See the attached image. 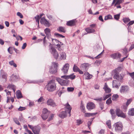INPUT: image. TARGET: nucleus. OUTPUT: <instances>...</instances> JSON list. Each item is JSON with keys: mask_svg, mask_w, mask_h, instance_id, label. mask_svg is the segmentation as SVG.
<instances>
[{"mask_svg": "<svg viewBox=\"0 0 134 134\" xmlns=\"http://www.w3.org/2000/svg\"><path fill=\"white\" fill-rule=\"evenodd\" d=\"M47 87V89L48 91L53 92L56 89V84L54 80H52L48 83Z\"/></svg>", "mask_w": 134, "mask_h": 134, "instance_id": "f257e3e1", "label": "nucleus"}, {"mask_svg": "<svg viewBox=\"0 0 134 134\" xmlns=\"http://www.w3.org/2000/svg\"><path fill=\"white\" fill-rule=\"evenodd\" d=\"M49 50L51 53L53 55L54 57L56 59H57L59 56L58 53L55 48L51 43H50L49 46Z\"/></svg>", "mask_w": 134, "mask_h": 134, "instance_id": "f03ea898", "label": "nucleus"}, {"mask_svg": "<svg viewBox=\"0 0 134 134\" xmlns=\"http://www.w3.org/2000/svg\"><path fill=\"white\" fill-rule=\"evenodd\" d=\"M113 128L116 132H120L123 129V125L122 123L118 122L115 123L113 126Z\"/></svg>", "mask_w": 134, "mask_h": 134, "instance_id": "7ed1b4c3", "label": "nucleus"}, {"mask_svg": "<svg viewBox=\"0 0 134 134\" xmlns=\"http://www.w3.org/2000/svg\"><path fill=\"white\" fill-rule=\"evenodd\" d=\"M50 114V112L46 108H44L43 110L42 114L41 117L43 120H45L47 119Z\"/></svg>", "mask_w": 134, "mask_h": 134, "instance_id": "20e7f679", "label": "nucleus"}, {"mask_svg": "<svg viewBox=\"0 0 134 134\" xmlns=\"http://www.w3.org/2000/svg\"><path fill=\"white\" fill-rule=\"evenodd\" d=\"M129 90V87L126 85L122 86L120 89V92L121 93H126Z\"/></svg>", "mask_w": 134, "mask_h": 134, "instance_id": "39448f33", "label": "nucleus"}, {"mask_svg": "<svg viewBox=\"0 0 134 134\" xmlns=\"http://www.w3.org/2000/svg\"><path fill=\"white\" fill-rule=\"evenodd\" d=\"M116 115L118 117H120L123 118H125L126 115L122 111L119 109L117 108L116 110Z\"/></svg>", "mask_w": 134, "mask_h": 134, "instance_id": "423d86ee", "label": "nucleus"}, {"mask_svg": "<svg viewBox=\"0 0 134 134\" xmlns=\"http://www.w3.org/2000/svg\"><path fill=\"white\" fill-rule=\"evenodd\" d=\"M58 65L56 63H54L53 67H51L50 69L49 72L51 74L55 73L57 72V67Z\"/></svg>", "mask_w": 134, "mask_h": 134, "instance_id": "0eeeda50", "label": "nucleus"}, {"mask_svg": "<svg viewBox=\"0 0 134 134\" xmlns=\"http://www.w3.org/2000/svg\"><path fill=\"white\" fill-rule=\"evenodd\" d=\"M112 74L114 75L113 78L120 81H121L122 79V77L120 74L118 73H112Z\"/></svg>", "mask_w": 134, "mask_h": 134, "instance_id": "6e6552de", "label": "nucleus"}, {"mask_svg": "<svg viewBox=\"0 0 134 134\" xmlns=\"http://www.w3.org/2000/svg\"><path fill=\"white\" fill-rule=\"evenodd\" d=\"M40 22L42 24L46 26L49 27L50 26L49 22L44 17L41 18Z\"/></svg>", "mask_w": 134, "mask_h": 134, "instance_id": "1a4fd4ad", "label": "nucleus"}, {"mask_svg": "<svg viewBox=\"0 0 134 134\" xmlns=\"http://www.w3.org/2000/svg\"><path fill=\"white\" fill-rule=\"evenodd\" d=\"M90 65V64L88 63H83L81 64L80 66V68L81 69L84 70V71H87Z\"/></svg>", "mask_w": 134, "mask_h": 134, "instance_id": "9d476101", "label": "nucleus"}, {"mask_svg": "<svg viewBox=\"0 0 134 134\" xmlns=\"http://www.w3.org/2000/svg\"><path fill=\"white\" fill-rule=\"evenodd\" d=\"M56 80L62 86L65 85L67 83V81L66 80H64L59 78H57Z\"/></svg>", "mask_w": 134, "mask_h": 134, "instance_id": "9b49d317", "label": "nucleus"}, {"mask_svg": "<svg viewBox=\"0 0 134 134\" xmlns=\"http://www.w3.org/2000/svg\"><path fill=\"white\" fill-rule=\"evenodd\" d=\"M95 108V105L93 102H89L87 105V108L89 110L94 109Z\"/></svg>", "mask_w": 134, "mask_h": 134, "instance_id": "f8f14e48", "label": "nucleus"}, {"mask_svg": "<svg viewBox=\"0 0 134 134\" xmlns=\"http://www.w3.org/2000/svg\"><path fill=\"white\" fill-rule=\"evenodd\" d=\"M47 104L48 105H50L53 107H55L57 106L55 103L52 99H49L47 100Z\"/></svg>", "mask_w": 134, "mask_h": 134, "instance_id": "ddd939ff", "label": "nucleus"}, {"mask_svg": "<svg viewBox=\"0 0 134 134\" xmlns=\"http://www.w3.org/2000/svg\"><path fill=\"white\" fill-rule=\"evenodd\" d=\"M41 127L38 126H34L32 132L34 134H39L40 132Z\"/></svg>", "mask_w": 134, "mask_h": 134, "instance_id": "4468645a", "label": "nucleus"}, {"mask_svg": "<svg viewBox=\"0 0 134 134\" xmlns=\"http://www.w3.org/2000/svg\"><path fill=\"white\" fill-rule=\"evenodd\" d=\"M119 81L117 80H113V87L118 88L119 86L120 85Z\"/></svg>", "mask_w": 134, "mask_h": 134, "instance_id": "2eb2a0df", "label": "nucleus"}, {"mask_svg": "<svg viewBox=\"0 0 134 134\" xmlns=\"http://www.w3.org/2000/svg\"><path fill=\"white\" fill-rule=\"evenodd\" d=\"M69 64L68 63L65 64L62 70L64 74H66L67 72L69 69Z\"/></svg>", "mask_w": 134, "mask_h": 134, "instance_id": "dca6fc26", "label": "nucleus"}, {"mask_svg": "<svg viewBox=\"0 0 134 134\" xmlns=\"http://www.w3.org/2000/svg\"><path fill=\"white\" fill-rule=\"evenodd\" d=\"M111 57L113 59H118V58H120L121 55L120 53H115L111 55Z\"/></svg>", "mask_w": 134, "mask_h": 134, "instance_id": "f3484780", "label": "nucleus"}, {"mask_svg": "<svg viewBox=\"0 0 134 134\" xmlns=\"http://www.w3.org/2000/svg\"><path fill=\"white\" fill-rule=\"evenodd\" d=\"M66 25L70 26H72L75 25L76 24L75 20L73 19L67 21Z\"/></svg>", "mask_w": 134, "mask_h": 134, "instance_id": "a211bd4d", "label": "nucleus"}, {"mask_svg": "<svg viewBox=\"0 0 134 134\" xmlns=\"http://www.w3.org/2000/svg\"><path fill=\"white\" fill-rule=\"evenodd\" d=\"M103 89L107 93H109L111 92V89L108 87L107 84L106 83H105Z\"/></svg>", "mask_w": 134, "mask_h": 134, "instance_id": "6ab92c4d", "label": "nucleus"}, {"mask_svg": "<svg viewBox=\"0 0 134 134\" xmlns=\"http://www.w3.org/2000/svg\"><path fill=\"white\" fill-rule=\"evenodd\" d=\"M64 106L66 107L67 109L68 110V112L69 114V116H71V111L72 109L71 107L68 103L65 104Z\"/></svg>", "mask_w": 134, "mask_h": 134, "instance_id": "aec40b11", "label": "nucleus"}, {"mask_svg": "<svg viewBox=\"0 0 134 134\" xmlns=\"http://www.w3.org/2000/svg\"><path fill=\"white\" fill-rule=\"evenodd\" d=\"M57 31L60 32L65 33L66 31V30L65 27L59 26L57 29Z\"/></svg>", "mask_w": 134, "mask_h": 134, "instance_id": "412c9836", "label": "nucleus"}, {"mask_svg": "<svg viewBox=\"0 0 134 134\" xmlns=\"http://www.w3.org/2000/svg\"><path fill=\"white\" fill-rule=\"evenodd\" d=\"M1 75H2V78L4 79L5 81L6 80L7 77V74L5 73L4 72L3 70H1Z\"/></svg>", "mask_w": 134, "mask_h": 134, "instance_id": "4be33fe9", "label": "nucleus"}, {"mask_svg": "<svg viewBox=\"0 0 134 134\" xmlns=\"http://www.w3.org/2000/svg\"><path fill=\"white\" fill-rule=\"evenodd\" d=\"M85 30L87 32V33H93L95 31V30L91 28L90 27L86 28Z\"/></svg>", "mask_w": 134, "mask_h": 134, "instance_id": "5701e85b", "label": "nucleus"}, {"mask_svg": "<svg viewBox=\"0 0 134 134\" xmlns=\"http://www.w3.org/2000/svg\"><path fill=\"white\" fill-rule=\"evenodd\" d=\"M67 111H63L59 114V116L62 118H64L67 115Z\"/></svg>", "mask_w": 134, "mask_h": 134, "instance_id": "b1692460", "label": "nucleus"}, {"mask_svg": "<svg viewBox=\"0 0 134 134\" xmlns=\"http://www.w3.org/2000/svg\"><path fill=\"white\" fill-rule=\"evenodd\" d=\"M45 33L47 37H49L51 35V30L48 28H46L44 30Z\"/></svg>", "mask_w": 134, "mask_h": 134, "instance_id": "393cba45", "label": "nucleus"}, {"mask_svg": "<svg viewBox=\"0 0 134 134\" xmlns=\"http://www.w3.org/2000/svg\"><path fill=\"white\" fill-rule=\"evenodd\" d=\"M122 69V68L121 67H119L116 68L113 71L112 73L113 74L114 73H118L120 72L121 71Z\"/></svg>", "mask_w": 134, "mask_h": 134, "instance_id": "a878e982", "label": "nucleus"}, {"mask_svg": "<svg viewBox=\"0 0 134 134\" xmlns=\"http://www.w3.org/2000/svg\"><path fill=\"white\" fill-rule=\"evenodd\" d=\"M60 57L61 59H65L66 58V55L65 53L62 52H60Z\"/></svg>", "mask_w": 134, "mask_h": 134, "instance_id": "bb28decb", "label": "nucleus"}, {"mask_svg": "<svg viewBox=\"0 0 134 134\" xmlns=\"http://www.w3.org/2000/svg\"><path fill=\"white\" fill-rule=\"evenodd\" d=\"M97 114V113H85V117H89L90 116H93L96 115Z\"/></svg>", "mask_w": 134, "mask_h": 134, "instance_id": "cd10ccee", "label": "nucleus"}, {"mask_svg": "<svg viewBox=\"0 0 134 134\" xmlns=\"http://www.w3.org/2000/svg\"><path fill=\"white\" fill-rule=\"evenodd\" d=\"M110 113L111 115V117L113 119H114L116 117L115 112L113 109H111L110 110Z\"/></svg>", "mask_w": 134, "mask_h": 134, "instance_id": "c85d7f7f", "label": "nucleus"}, {"mask_svg": "<svg viewBox=\"0 0 134 134\" xmlns=\"http://www.w3.org/2000/svg\"><path fill=\"white\" fill-rule=\"evenodd\" d=\"M128 114L130 116H134V108H132L129 110Z\"/></svg>", "mask_w": 134, "mask_h": 134, "instance_id": "c756f323", "label": "nucleus"}, {"mask_svg": "<svg viewBox=\"0 0 134 134\" xmlns=\"http://www.w3.org/2000/svg\"><path fill=\"white\" fill-rule=\"evenodd\" d=\"M80 108L82 111L83 113H85V107L84 105L82 103V101H81Z\"/></svg>", "mask_w": 134, "mask_h": 134, "instance_id": "7c9ffc66", "label": "nucleus"}, {"mask_svg": "<svg viewBox=\"0 0 134 134\" xmlns=\"http://www.w3.org/2000/svg\"><path fill=\"white\" fill-rule=\"evenodd\" d=\"M119 98V96L117 94H114L112 98V99L113 101H116L117 99Z\"/></svg>", "mask_w": 134, "mask_h": 134, "instance_id": "2f4dec72", "label": "nucleus"}, {"mask_svg": "<svg viewBox=\"0 0 134 134\" xmlns=\"http://www.w3.org/2000/svg\"><path fill=\"white\" fill-rule=\"evenodd\" d=\"M10 100L12 102H13L14 101V98L12 97H9L8 96H7V103L9 102H10Z\"/></svg>", "mask_w": 134, "mask_h": 134, "instance_id": "473e14b6", "label": "nucleus"}, {"mask_svg": "<svg viewBox=\"0 0 134 134\" xmlns=\"http://www.w3.org/2000/svg\"><path fill=\"white\" fill-rule=\"evenodd\" d=\"M80 69L75 64L74 65V66L73 68V69L74 71L75 72H77Z\"/></svg>", "mask_w": 134, "mask_h": 134, "instance_id": "72a5a7b5", "label": "nucleus"}, {"mask_svg": "<svg viewBox=\"0 0 134 134\" xmlns=\"http://www.w3.org/2000/svg\"><path fill=\"white\" fill-rule=\"evenodd\" d=\"M84 75H87V78L86 79H90L92 77V75H91L88 72H85L84 73Z\"/></svg>", "mask_w": 134, "mask_h": 134, "instance_id": "f704fd0d", "label": "nucleus"}, {"mask_svg": "<svg viewBox=\"0 0 134 134\" xmlns=\"http://www.w3.org/2000/svg\"><path fill=\"white\" fill-rule=\"evenodd\" d=\"M17 94H16L17 98L18 99L21 98L22 97V96L21 92L20 91L18 92L17 91Z\"/></svg>", "mask_w": 134, "mask_h": 134, "instance_id": "c9c22d12", "label": "nucleus"}, {"mask_svg": "<svg viewBox=\"0 0 134 134\" xmlns=\"http://www.w3.org/2000/svg\"><path fill=\"white\" fill-rule=\"evenodd\" d=\"M12 80L15 81L16 80L19 79V77L13 74L12 75Z\"/></svg>", "mask_w": 134, "mask_h": 134, "instance_id": "e433bc0d", "label": "nucleus"}, {"mask_svg": "<svg viewBox=\"0 0 134 134\" xmlns=\"http://www.w3.org/2000/svg\"><path fill=\"white\" fill-rule=\"evenodd\" d=\"M106 124L109 129H111V122L110 120H109L107 121Z\"/></svg>", "mask_w": 134, "mask_h": 134, "instance_id": "4c0bfd02", "label": "nucleus"}, {"mask_svg": "<svg viewBox=\"0 0 134 134\" xmlns=\"http://www.w3.org/2000/svg\"><path fill=\"white\" fill-rule=\"evenodd\" d=\"M9 64L11 66H13L15 67H17V65L16 64H15L14 61L13 60H12L9 62Z\"/></svg>", "mask_w": 134, "mask_h": 134, "instance_id": "58836bf2", "label": "nucleus"}, {"mask_svg": "<svg viewBox=\"0 0 134 134\" xmlns=\"http://www.w3.org/2000/svg\"><path fill=\"white\" fill-rule=\"evenodd\" d=\"M69 79H70L71 80H73L76 77L75 75H74L73 74L69 75Z\"/></svg>", "mask_w": 134, "mask_h": 134, "instance_id": "ea45409f", "label": "nucleus"}, {"mask_svg": "<svg viewBox=\"0 0 134 134\" xmlns=\"http://www.w3.org/2000/svg\"><path fill=\"white\" fill-rule=\"evenodd\" d=\"M122 20L125 23H126L130 20V19L129 18H125L123 19Z\"/></svg>", "mask_w": 134, "mask_h": 134, "instance_id": "a19ab883", "label": "nucleus"}, {"mask_svg": "<svg viewBox=\"0 0 134 134\" xmlns=\"http://www.w3.org/2000/svg\"><path fill=\"white\" fill-rule=\"evenodd\" d=\"M36 20V21L37 22L38 24V25L39 22V20L40 19V17L38 15H37L36 16H35L34 18Z\"/></svg>", "mask_w": 134, "mask_h": 134, "instance_id": "79ce46f5", "label": "nucleus"}, {"mask_svg": "<svg viewBox=\"0 0 134 134\" xmlns=\"http://www.w3.org/2000/svg\"><path fill=\"white\" fill-rule=\"evenodd\" d=\"M94 119V118H93L91 119L92 120L91 121H88L87 123L88 127L89 129H90L91 127H90V126L92 124V121Z\"/></svg>", "mask_w": 134, "mask_h": 134, "instance_id": "37998d69", "label": "nucleus"}, {"mask_svg": "<svg viewBox=\"0 0 134 134\" xmlns=\"http://www.w3.org/2000/svg\"><path fill=\"white\" fill-rule=\"evenodd\" d=\"M132 101V99L131 98L127 100L126 103V105L127 106V107H128V105Z\"/></svg>", "mask_w": 134, "mask_h": 134, "instance_id": "c03bdc74", "label": "nucleus"}, {"mask_svg": "<svg viewBox=\"0 0 134 134\" xmlns=\"http://www.w3.org/2000/svg\"><path fill=\"white\" fill-rule=\"evenodd\" d=\"M124 1L123 0H117L116 3L115 4L114 6H115L116 5L120 4Z\"/></svg>", "mask_w": 134, "mask_h": 134, "instance_id": "a18cd8bd", "label": "nucleus"}, {"mask_svg": "<svg viewBox=\"0 0 134 134\" xmlns=\"http://www.w3.org/2000/svg\"><path fill=\"white\" fill-rule=\"evenodd\" d=\"M67 90L68 92H72L74 90V88L72 87H68L67 88Z\"/></svg>", "mask_w": 134, "mask_h": 134, "instance_id": "49530a36", "label": "nucleus"}, {"mask_svg": "<svg viewBox=\"0 0 134 134\" xmlns=\"http://www.w3.org/2000/svg\"><path fill=\"white\" fill-rule=\"evenodd\" d=\"M120 15V14H119L114 15V18L116 20H118L119 18Z\"/></svg>", "mask_w": 134, "mask_h": 134, "instance_id": "de8ad7c7", "label": "nucleus"}, {"mask_svg": "<svg viewBox=\"0 0 134 134\" xmlns=\"http://www.w3.org/2000/svg\"><path fill=\"white\" fill-rule=\"evenodd\" d=\"M55 35L56 36L59 37L64 38L65 37L64 36L58 33H55Z\"/></svg>", "mask_w": 134, "mask_h": 134, "instance_id": "09e8293b", "label": "nucleus"}, {"mask_svg": "<svg viewBox=\"0 0 134 134\" xmlns=\"http://www.w3.org/2000/svg\"><path fill=\"white\" fill-rule=\"evenodd\" d=\"M112 101L111 99V98H110L108 99L106 101V103L108 105L110 104L111 103Z\"/></svg>", "mask_w": 134, "mask_h": 134, "instance_id": "8fccbe9b", "label": "nucleus"}, {"mask_svg": "<svg viewBox=\"0 0 134 134\" xmlns=\"http://www.w3.org/2000/svg\"><path fill=\"white\" fill-rule=\"evenodd\" d=\"M13 120L14 122L16 123V124H18V125H20V124L19 121L18 120L17 118H15L13 119Z\"/></svg>", "mask_w": 134, "mask_h": 134, "instance_id": "3c124183", "label": "nucleus"}, {"mask_svg": "<svg viewBox=\"0 0 134 134\" xmlns=\"http://www.w3.org/2000/svg\"><path fill=\"white\" fill-rule=\"evenodd\" d=\"M56 45L57 46V48L59 51H61L63 50V48H60L61 46L60 45V44H57Z\"/></svg>", "mask_w": 134, "mask_h": 134, "instance_id": "603ef678", "label": "nucleus"}, {"mask_svg": "<svg viewBox=\"0 0 134 134\" xmlns=\"http://www.w3.org/2000/svg\"><path fill=\"white\" fill-rule=\"evenodd\" d=\"M15 87V86L14 85L10 84L7 87L8 88H11V89H13Z\"/></svg>", "mask_w": 134, "mask_h": 134, "instance_id": "864d4df0", "label": "nucleus"}, {"mask_svg": "<svg viewBox=\"0 0 134 134\" xmlns=\"http://www.w3.org/2000/svg\"><path fill=\"white\" fill-rule=\"evenodd\" d=\"M111 96V94L106 95L105 96L103 97V100H105L108 98H109Z\"/></svg>", "mask_w": 134, "mask_h": 134, "instance_id": "5fc2aeb1", "label": "nucleus"}, {"mask_svg": "<svg viewBox=\"0 0 134 134\" xmlns=\"http://www.w3.org/2000/svg\"><path fill=\"white\" fill-rule=\"evenodd\" d=\"M54 116V114H52L51 115V116L49 117L48 119L47 120V121H50L51 120H52L53 119Z\"/></svg>", "mask_w": 134, "mask_h": 134, "instance_id": "6e6d98bb", "label": "nucleus"}, {"mask_svg": "<svg viewBox=\"0 0 134 134\" xmlns=\"http://www.w3.org/2000/svg\"><path fill=\"white\" fill-rule=\"evenodd\" d=\"M25 107H20L18 108V110L19 111H22L25 110L26 109Z\"/></svg>", "mask_w": 134, "mask_h": 134, "instance_id": "4d7b16f0", "label": "nucleus"}, {"mask_svg": "<svg viewBox=\"0 0 134 134\" xmlns=\"http://www.w3.org/2000/svg\"><path fill=\"white\" fill-rule=\"evenodd\" d=\"M17 15L20 17L21 18H23V15L20 12H18L17 13Z\"/></svg>", "mask_w": 134, "mask_h": 134, "instance_id": "13d9d810", "label": "nucleus"}, {"mask_svg": "<svg viewBox=\"0 0 134 134\" xmlns=\"http://www.w3.org/2000/svg\"><path fill=\"white\" fill-rule=\"evenodd\" d=\"M52 41L53 42V43H54V44H55H55L54 42H56V43H59V41L58 40H57L55 39H53L52 38Z\"/></svg>", "mask_w": 134, "mask_h": 134, "instance_id": "bf43d9fd", "label": "nucleus"}, {"mask_svg": "<svg viewBox=\"0 0 134 134\" xmlns=\"http://www.w3.org/2000/svg\"><path fill=\"white\" fill-rule=\"evenodd\" d=\"M69 75H64L62 76L61 77L62 78L66 79H69Z\"/></svg>", "mask_w": 134, "mask_h": 134, "instance_id": "052dcab7", "label": "nucleus"}, {"mask_svg": "<svg viewBox=\"0 0 134 134\" xmlns=\"http://www.w3.org/2000/svg\"><path fill=\"white\" fill-rule=\"evenodd\" d=\"M134 23V21H130L129 23L127 24V26L129 27L130 25H132Z\"/></svg>", "mask_w": 134, "mask_h": 134, "instance_id": "680f3d73", "label": "nucleus"}, {"mask_svg": "<svg viewBox=\"0 0 134 134\" xmlns=\"http://www.w3.org/2000/svg\"><path fill=\"white\" fill-rule=\"evenodd\" d=\"M77 122V125H79L82 123V121L81 120H76Z\"/></svg>", "mask_w": 134, "mask_h": 134, "instance_id": "e2e57ef3", "label": "nucleus"}, {"mask_svg": "<svg viewBox=\"0 0 134 134\" xmlns=\"http://www.w3.org/2000/svg\"><path fill=\"white\" fill-rule=\"evenodd\" d=\"M99 107L101 109V110H102L104 108L103 104L102 103H99Z\"/></svg>", "mask_w": 134, "mask_h": 134, "instance_id": "0e129e2a", "label": "nucleus"}, {"mask_svg": "<svg viewBox=\"0 0 134 134\" xmlns=\"http://www.w3.org/2000/svg\"><path fill=\"white\" fill-rule=\"evenodd\" d=\"M43 97H41L38 100L37 102H41L42 100H43Z\"/></svg>", "mask_w": 134, "mask_h": 134, "instance_id": "69168bd1", "label": "nucleus"}, {"mask_svg": "<svg viewBox=\"0 0 134 134\" xmlns=\"http://www.w3.org/2000/svg\"><path fill=\"white\" fill-rule=\"evenodd\" d=\"M27 46V44L26 43H24L22 47V49H24Z\"/></svg>", "mask_w": 134, "mask_h": 134, "instance_id": "338daca9", "label": "nucleus"}, {"mask_svg": "<svg viewBox=\"0 0 134 134\" xmlns=\"http://www.w3.org/2000/svg\"><path fill=\"white\" fill-rule=\"evenodd\" d=\"M130 75L131 77L134 80V72L132 73H130Z\"/></svg>", "mask_w": 134, "mask_h": 134, "instance_id": "774afa93", "label": "nucleus"}]
</instances>
